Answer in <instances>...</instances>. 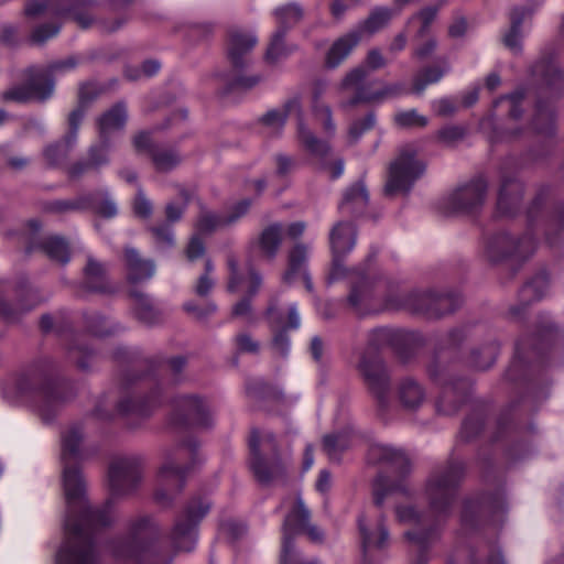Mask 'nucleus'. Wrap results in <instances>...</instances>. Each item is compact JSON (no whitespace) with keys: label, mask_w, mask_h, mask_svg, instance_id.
Masks as SVG:
<instances>
[{"label":"nucleus","mask_w":564,"mask_h":564,"mask_svg":"<svg viewBox=\"0 0 564 564\" xmlns=\"http://www.w3.org/2000/svg\"><path fill=\"white\" fill-rule=\"evenodd\" d=\"M82 441L83 433L77 426L70 427L63 435L66 517L65 542L56 555L57 564H99L93 532L109 527L115 521L112 499L132 494L142 479L143 460L140 457H121L113 460L108 473L110 498L102 507H90L85 496L83 477L73 465L79 457Z\"/></svg>","instance_id":"nucleus-1"},{"label":"nucleus","mask_w":564,"mask_h":564,"mask_svg":"<svg viewBox=\"0 0 564 564\" xmlns=\"http://www.w3.org/2000/svg\"><path fill=\"white\" fill-rule=\"evenodd\" d=\"M161 534L154 517L138 516L129 522L128 540L115 542L112 553L124 564H171L172 557H163L151 549Z\"/></svg>","instance_id":"nucleus-2"},{"label":"nucleus","mask_w":564,"mask_h":564,"mask_svg":"<svg viewBox=\"0 0 564 564\" xmlns=\"http://www.w3.org/2000/svg\"><path fill=\"white\" fill-rule=\"evenodd\" d=\"M198 443L188 440L170 451L162 464L156 479L154 500L169 507L185 485L188 471L194 467Z\"/></svg>","instance_id":"nucleus-3"},{"label":"nucleus","mask_w":564,"mask_h":564,"mask_svg":"<svg viewBox=\"0 0 564 564\" xmlns=\"http://www.w3.org/2000/svg\"><path fill=\"white\" fill-rule=\"evenodd\" d=\"M249 465L259 482L270 485L285 476L289 456L282 453L272 432L253 431L249 440Z\"/></svg>","instance_id":"nucleus-4"},{"label":"nucleus","mask_w":564,"mask_h":564,"mask_svg":"<svg viewBox=\"0 0 564 564\" xmlns=\"http://www.w3.org/2000/svg\"><path fill=\"white\" fill-rule=\"evenodd\" d=\"M392 337V332L387 328H377L370 332L367 348L358 362L359 372L381 408L388 403L390 377L378 350L390 345Z\"/></svg>","instance_id":"nucleus-5"},{"label":"nucleus","mask_w":564,"mask_h":564,"mask_svg":"<svg viewBox=\"0 0 564 564\" xmlns=\"http://www.w3.org/2000/svg\"><path fill=\"white\" fill-rule=\"evenodd\" d=\"M368 462L381 465L400 477L397 480L384 475L376 478L372 490L377 507H381L384 499L393 492L405 490L402 477L409 473L410 462L403 451L386 444H372L368 449Z\"/></svg>","instance_id":"nucleus-6"},{"label":"nucleus","mask_w":564,"mask_h":564,"mask_svg":"<svg viewBox=\"0 0 564 564\" xmlns=\"http://www.w3.org/2000/svg\"><path fill=\"white\" fill-rule=\"evenodd\" d=\"M95 6L94 0H31L24 6L23 12L29 19L70 17L82 29H88L96 21L93 14Z\"/></svg>","instance_id":"nucleus-7"},{"label":"nucleus","mask_w":564,"mask_h":564,"mask_svg":"<svg viewBox=\"0 0 564 564\" xmlns=\"http://www.w3.org/2000/svg\"><path fill=\"white\" fill-rule=\"evenodd\" d=\"M210 502L206 498L191 499L176 517L171 531V542L178 552H191L197 542V527L209 512Z\"/></svg>","instance_id":"nucleus-8"},{"label":"nucleus","mask_w":564,"mask_h":564,"mask_svg":"<svg viewBox=\"0 0 564 564\" xmlns=\"http://www.w3.org/2000/svg\"><path fill=\"white\" fill-rule=\"evenodd\" d=\"M424 171L425 164L417 159L416 150L412 145L403 147L389 165L384 185L386 195L409 193Z\"/></svg>","instance_id":"nucleus-9"},{"label":"nucleus","mask_w":564,"mask_h":564,"mask_svg":"<svg viewBox=\"0 0 564 564\" xmlns=\"http://www.w3.org/2000/svg\"><path fill=\"white\" fill-rule=\"evenodd\" d=\"M311 512L300 496L296 497L294 507L286 514L282 524V555L281 563L285 564L292 550V542L299 534H306L311 542L322 543L323 531L310 522Z\"/></svg>","instance_id":"nucleus-10"},{"label":"nucleus","mask_w":564,"mask_h":564,"mask_svg":"<svg viewBox=\"0 0 564 564\" xmlns=\"http://www.w3.org/2000/svg\"><path fill=\"white\" fill-rule=\"evenodd\" d=\"M463 473L464 467L460 463H452L443 470L432 474L427 481L426 495L433 512L446 513L455 497L456 487Z\"/></svg>","instance_id":"nucleus-11"},{"label":"nucleus","mask_w":564,"mask_h":564,"mask_svg":"<svg viewBox=\"0 0 564 564\" xmlns=\"http://www.w3.org/2000/svg\"><path fill=\"white\" fill-rule=\"evenodd\" d=\"M26 83L15 85L2 93V100L14 101L19 104L35 101H45L54 93V82L36 67H29L24 72Z\"/></svg>","instance_id":"nucleus-12"},{"label":"nucleus","mask_w":564,"mask_h":564,"mask_svg":"<svg viewBox=\"0 0 564 564\" xmlns=\"http://www.w3.org/2000/svg\"><path fill=\"white\" fill-rule=\"evenodd\" d=\"M171 423L175 426L209 427L213 424L206 401L196 395H181L173 402Z\"/></svg>","instance_id":"nucleus-13"},{"label":"nucleus","mask_w":564,"mask_h":564,"mask_svg":"<svg viewBox=\"0 0 564 564\" xmlns=\"http://www.w3.org/2000/svg\"><path fill=\"white\" fill-rule=\"evenodd\" d=\"M361 553L365 564H370L375 552L389 545V531L382 514H364L358 519Z\"/></svg>","instance_id":"nucleus-14"},{"label":"nucleus","mask_w":564,"mask_h":564,"mask_svg":"<svg viewBox=\"0 0 564 564\" xmlns=\"http://www.w3.org/2000/svg\"><path fill=\"white\" fill-rule=\"evenodd\" d=\"M534 240L529 235L516 239L508 232L500 231L488 239L486 256L492 262L500 261L507 257L524 259L534 251Z\"/></svg>","instance_id":"nucleus-15"},{"label":"nucleus","mask_w":564,"mask_h":564,"mask_svg":"<svg viewBox=\"0 0 564 564\" xmlns=\"http://www.w3.org/2000/svg\"><path fill=\"white\" fill-rule=\"evenodd\" d=\"M163 401L161 384L151 383L145 391L133 392L123 397L118 403V410L122 414H135L141 417L150 416L159 409Z\"/></svg>","instance_id":"nucleus-16"},{"label":"nucleus","mask_w":564,"mask_h":564,"mask_svg":"<svg viewBox=\"0 0 564 564\" xmlns=\"http://www.w3.org/2000/svg\"><path fill=\"white\" fill-rule=\"evenodd\" d=\"M487 191V181L479 176L451 194L447 202L448 207L456 213H475L484 205Z\"/></svg>","instance_id":"nucleus-17"},{"label":"nucleus","mask_w":564,"mask_h":564,"mask_svg":"<svg viewBox=\"0 0 564 564\" xmlns=\"http://www.w3.org/2000/svg\"><path fill=\"white\" fill-rule=\"evenodd\" d=\"M460 304L456 295L435 294L432 292H415L408 299V306L417 313H424L430 317H440L454 312Z\"/></svg>","instance_id":"nucleus-18"},{"label":"nucleus","mask_w":564,"mask_h":564,"mask_svg":"<svg viewBox=\"0 0 564 564\" xmlns=\"http://www.w3.org/2000/svg\"><path fill=\"white\" fill-rule=\"evenodd\" d=\"M368 72L365 67L359 66L351 69L344 77L340 88L344 90L354 89V96L346 102V106H357L358 104H379L381 99H371L372 95H376L379 90V82H366Z\"/></svg>","instance_id":"nucleus-19"},{"label":"nucleus","mask_w":564,"mask_h":564,"mask_svg":"<svg viewBox=\"0 0 564 564\" xmlns=\"http://www.w3.org/2000/svg\"><path fill=\"white\" fill-rule=\"evenodd\" d=\"M111 143L108 139H100L89 145L86 159L77 161L68 166L67 173L70 178H79L88 171H100L110 164Z\"/></svg>","instance_id":"nucleus-20"},{"label":"nucleus","mask_w":564,"mask_h":564,"mask_svg":"<svg viewBox=\"0 0 564 564\" xmlns=\"http://www.w3.org/2000/svg\"><path fill=\"white\" fill-rule=\"evenodd\" d=\"M83 121V110H73L68 117V132L63 140L54 144H50L44 149V158L52 166L58 165L68 158L69 152L74 148L79 126Z\"/></svg>","instance_id":"nucleus-21"},{"label":"nucleus","mask_w":564,"mask_h":564,"mask_svg":"<svg viewBox=\"0 0 564 564\" xmlns=\"http://www.w3.org/2000/svg\"><path fill=\"white\" fill-rule=\"evenodd\" d=\"M329 242L334 254V279H338L344 272L340 258L350 252L356 243L354 225L349 221L337 223L330 230Z\"/></svg>","instance_id":"nucleus-22"},{"label":"nucleus","mask_w":564,"mask_h":564,"mask_svg":"<svg viewBox=\"0 0 564 564\" xmlns=\"http://www.w3.org/2000/svg\"><path fill=\"white\" fill-rule=\"evenodd\" d=\"M532 75L541 82V95L558 97L564 91V75L553 58H542L534 64Z\"/></svg>","instance_id":"nucleus-23"},{"label":"nucleus","mask_w":564,"mask_h":564,"mask_svg":"<svg viewBox=\"0 0 564 564\" xmlns=\"http://www.w3.org/2000/svg\"><path fill=\"white\" fill-rule=\"evenodd\" d=\"M127 280L132 283H142L152 279L156 271L155 262L145 258L133 247H126L122 256Z\"/></svg>","instance_id":"nucleus-24"},{"label":"nucleus","mask_w":564,"mask_h":564,"mask_svg":"<svg viewBox=\"0 0 564 564\" xmlns=\"http://www.w3.org/2000/svg\"><path fill=\"white\" fill-rule=\"evenodd\" d=\"M257 42V37L250 32L238 29L229 32L227 54L232 67L242 68L248 65L249 54Z\"/></svg>","instance_id":"nucleus-25"},{"label":"nucleus","mask_w":564,"mask_h":564,"mask_svg":"<svg viewBox=\"0 0 564 564\" xmlns=\"http://www.w3.org/2000/svg\"><path fill=\"white\" fill-rule=\"evenodd\" d=\"M283 234L284 228L281 224H271L264 227L259 236L251 241L250 248L258 252L261 258L272 261L280 251Z\"/></svg>","instance_id":"nucleus-26"},{"label":"nucleus","mask_w":564,"mask_h":564,"mask_svg":"<svg viewBox=\"0 0 564 564\" xmlns=\"http://www.w3.org/2000/svg\"><path fill=\"white\" fill-rule=\"evenodd\" d=\"M39 410L45 421H50L57 409L67 400L65 387L58 382L46 380L36 391Z\"/></svg>","instance_id":"nucleus-27"},{"label":"nucleus","mask_w":564,"mask_h":564,"mask_svg":"<svg viewBox=\"0 0 564 564\" xmlns=\"http://www.w3.org/2000/svg\"><path fill=\"white\" fill-rule=\"evenodd\" d=\"M128 120L127 106L123 101L115 104L97 118V129L100 139L110 140V135L123 130Z\"/></svg>","instance_id":"nucleus-28"},{"label":"nucleus","mask_w":564,"mask_h":564,"mask_svg":"<svg viewBox=\"0 0 564 564\" xmlns=\"http://www.w3.org/2000/svg\"><path fill=\"white\" fill-rule=\"evenodd\" d=\"M523 192L524 187L520 181L503 177L497 200L498 212L502 215H513L521 205Z\"/></svg>","instance_id":"nucleus-29"},{"label":"nucleus","mask_w":564,"mask_h":564,"mask_svg":"<svg viewBox=\"0 0 564 564\" xmlns=\"http://www.w3.org/2000/svg\"><path fill=\"white\" fill-rule=\"evenodd\" d=\"M400 405L406 411H416L426 401V390L422 383L413 378L402 379L397 388Z\"/></svg>","instance_id":"nucleus-30"},{"label":"nucleus","mask_w":564,"mask_h":564,"mask_svg":"<svg viewBox=\"0 0 564 564\" xmlns=\"http://www.w3.org/2000/svg\"><path fill=\"white\" fill-rule=\"evenodd\" d=\"M536 8L538 3L531 2L525 6L513 8L510 13L511 26L509 32L503 36V43L514 54L521 51V24L527 17L531 15L535 11Z\"/></svg>","instance_id":"nucleus-31"},{"label":"nucleus","mask_w":564,"mask_h":564,"mask_svg":"<svg viewBox=\"0 0 564 564\" xmlns=\"http://www.w3.org/2000/svg\"><path fill=\"white\" fill-rule=\"evenodd\" d=\"M532 131L544 139H551L556 132L555 110L551 105L538 100L533 118L531 120Z\"/></svg>","instance_id":"nucleus-32"},{"label":"nucleus","mask_w":564,"mask_h":564,"mask_svg":"<svg viewBox=\"0 0 564 564\" xmlns=\"http://www.w3.org/2000/svg\"><path fill=\"white\" fill-rule=\"evenodd\" d=\"M83 286L91 292H108L110 285L107 280V269L104 263L87 256L86 265L84 267Z\"/></svg>","instance_id":"nucleus-33"},{"label":"nucleus","mask_w":564,"mask_h":564,"mask_svg":"<svg viewBox=\"0 0 564 564\" xmlns=\"http://www.w3.org/2000/svg\"><path fill=\"white\" fill-rule=\"evenodd\" d=\"M525 97L523 88L516 89L512 94L501 96L494 101L492 117L506 116L509 120H518L523 113L522 102Z\"/></svg>","instance_id":"nucleus-34"},{"label":"nucleus","mask_w":564,"mask_h":564,"mask_svg":"<svg viewBox=\"0 0 564 564\" xmlns=\"http://www.w3.org/2000/svg\"><path fill=\"white\" fill-rule=\"evenodd\" d=\"M360 32L351 31L337 39L326 54V66L337 67L360 42Z\"/></svg>","instance_id":"nucleus-35"},{"label":"nucleus","mask_w":564,"mask_h":564,"mask_svg":"<svg viewBox=\"0 0 564 564\" xmlns=\"http://www.w3.org/2000/svg\"><path fill=\"white\" fill-rule=\"evenodd\" d=\"M368 200L369 195L366 186L362 182H358L345 192L339 204V210L344 214L361 215L368 205Z\"/></svg>","instance_id":"nucleus-36"},{"label":"nucleus","mask_w":564,"mask_h":564,"mask_svg":"<svg viewBox=\"0 0 564 564\" xmlns=\"http://www.w3.org/2000/svg\"><path fill=\"white\" fill-rule=\"evenodd\" d=\"M247 282V295L234 305L231 314L234 317H243L247 319H251V299L259 292L262 285V276L254 268L251 267L248 270Z\"/></svg>","instance_id":"nucleus-37"},{"label":"nucleus","mask_w":564,"mask_h":564,"mask_svg":"<svg viewBox=\"0 0 564 564\" xmlns=\"http://www.w3.org/2000/svg\"><path fill=\"white\" fill-rule=\"evenodd\" d=\"M373 288L372 279L357 272V281L352 283L347 297L348 304L357 312L362 311L372 297Z\"/></svg>","instance_id":"nucleus-38"},{"label":"nucleus","mask_w":564,"mask_h":564,"mask_svg":"<svg viewBox=\"0 0 564 564\" xmlns=\"http://www.w3.org/2000/svg\"><path fill=\"white\" fill-rule=\"evenodd\" d=\"M297 139L301 145L316 158L323 159L330 152L328 142L317 138L301 118L297 122Z\"/></svg>","instance_id":"nucleus-39"},{"label":"nucleus","mask_w":564,"mask_h":564,"mask_svg":"<svg viewBox=\"0 0 564 564\" xmlns=\"http://www.w3.org/2000/svg\"><path fill=\"white\" fill-rule=\"evenodd\" d=\"M307 259L308 247L302 242L295 243L289 251V263L282 276L283 282L291 283L299 274L307 272Z\"/></svg>","instance_id":"nucleus-40"},{"label":"nucleus","mask_w":564,"mask_h":564,"mask_svg":"<svg viewBox=\"0 0 564 564\" xmlns=\"http://www.w3.org/2000/svg\"><path fill=\"white\" fill-rule=\"evenodd\" d=\"M293 110H301L299 99H291L288 102H285L281 108L269 110L261 117L260 121L267 129H270L272 132L278 133L283 129L289 115Z\"/></svg>","instance_id":"nucleus-41"},{"label":"nucleus","mask_w":564,"mask_h":564,"mask_svg":"<svg viewBox=\"0 0 564 564\" xmlns=\"http://www.w3.org/2000/svg\"><path fill=\"white\" fill-rule=\"evenodd\" d=\"M130 295L133 300L134 315L139 321L147 325H152L159 322L160 312L147 294L133 291Z\"/></svg>","instance_id":"nucleus-42"},{"label":"nucleus","mask_w":564,"mask_h":564,"mask_svg":"<svg viewBox=\"0 0 564 564\" xmlns=\"http://www.w3.org/2000/svg\"><path fill=\"white\" fill-rule=\"evenodd\" d=\"M394 15V11L388 7H377L368 15V18L359 25L356 31L373 34L389 24Z\"/></svg>","instance_id":"nucleus-43"},{"label":"nucleus","mask_w":564,"mask_h":564,"mask_svg":"<svg viewBox=\"0 0 564 564\" xmlns=\"http://www.w3.org/2000/svg\"><path fill=\"white\" fill-rule=\"evenodd\" d=\"M449 70L447 62L443 66H427L422 68L413 78V93L421 95L426 86L440 82L443 76Z\"/></svg>","instance_id":"nucleus-44"},{"label":"nucleus","mask_w":564,"mask_h":564,"mask_svg":"<svg viewBox=\"0 0 564 564\" xmlns=\"http://www.w3.org/2000/svg\"><path fill=\"white\" fill-rule=\"evenodd\" d=\"M37 247L53 261H57L63 264L69 261L68 245L58 236L44 238Z\"/></svg>","instance_id":"nucleus-45"},{"label":"nucleus","mask_w":564,"mask_h":564,"mask_svg":"<svg viewBox=\"0 0 564 564\" xmlns=\"http://www.w3.org/2000/svg\"><path fill=\"white\" fill-rule=\"evenodd\" d=\"M262 82L260 75H247L241 72V68H235L225 76V83L227 85V91H247L256 87Z\"/></svg>","instance_id":"nucleus-46"},{"label":"nucleus","mask_w":564,"mask_h":564,"mask_svg":"<svg viewBox=\"0 0 564 564\" xmlns=\"http://www.w3.org/2000/svg\"><path fill=\"white\" fill-rule=\"evenodd\" d=\"M547 288L549 279L545 274H539L534 276L520 290L519 297L521 306L541 300L546 293Z\"/></svg>","instance_id":"nucleus-47"},{"label":"nucleus","mask_w":564,"mask_h":564,"mask_svg":"<svg viewBox=\"0 0 564 564\" xmlns=\"http://www.w3.org/2000/svg\"><path fill=\"white\" fill-rule=\"evenodd\" d=\"M226 226H229L226 215L206 208H202L195 224L197 232L202 235H209Z\"/></svg>","instance_id":"nucleus-48"},{"label":"nucleus","mask_w":564,"mask_h":564,"mask_svg":"<svg viewBox=\"0 0 564 564\" xmlns=\"http://www.w3.org/2000/svg\"><path fill=\"white\" fill-rule=\"evenodd\" d=\"M274 15L278 22V30L284 31L297 24L303 18V10L297 3H290L275 9Z\"/></svg>","instance_id":"nucleus-49"},{"label":"nucleus","mask_w":564,"mask_h":564,"mask_svg":"<svg viewBox=\"0 0 564 564\" xmlns=\"http://www.w3.org/2000/svg\"><path fill=\"white\" fill-rule=\"evenodd\" d=\"M151 158L159 172H169L181 162L180 154L167 148L151 149Z\"/></svg>","instance_id":"nucleus-50"},{"label":"nucleus","mask_w":564,"mask_h":564,"mask_svg":"<svg viewBox=\"0 0 564 564\" xmlns=\"http://www.w3.org/2000/svg\"><path fill=\"white\" fill-rule=\"evenodd\" d=\"M499 347L496 343H490L481 348L474 350L470 355V364L474 368L486 370L494 365L498 355Z\"/></svg>","instance_id":"nucleus-51"},{"label":"nucleus","mask_w":564,"mask_h":564,"mask_svg":"<svg viewBox=\"0 0 564 564\" xmlns=\"http://www.w3.org/2000/svg\"><path fill=\"white\" fill-rule=\"evenodd\" d=\"M284 36L285 33L281 30H276L273 33L265 53V61L268 63L275 64L290 55L292 50L285 45Z\"/></svg>","instance_id":"nucleus-52"},{"label":"nucleus","mask_w":564,"mask_h":564,"mask_svg":"<svg viewBox=\"0 0 564 564\" xmlns=\"http://www.w3.org/2000/svg\"><path fill=\"white\" fill-rule=\"evenodd\" d=\"M349 433L340 432L327 434L323 438V448L330 459H337L338 455L348 447Z\"/></svg>","instance_id":"nucleus-53"},{"label":"nucleus","mask_w":564,"mask_h":564,"mask_svg":"<svg viewBox=\"0 0 564 564\" xmlns=\"http://www.w3.org/2000/svg\"><path fill=\"white\" fill-rule=\"evenodd\" d=\"M442 4L443 1L438 6L425 7L409 19L408 24L414 22L415 20H419L421 23V26L416 32V37H422L429 32L430 26L435 20Z\"/></svg>","instance_id":"nucleus-54"},{"label":"nucleus","mask_w":564,"mask_h":564,"mask_svg":"<svg viewBox=\"0 0 564 564\" xmlns=\"http://www.w3.org/2000/svg\"><path fill=\"white\" fill-rule=\"evenodd\" d=\"M59 31V23H43L32 30L29 41L32 45L41 46L50 39L55 37Z\"/></svg>","instance_id":"nucleus-55"},{"label":"nucleus","mask_w":564,"mask_h":564,"mask_svg":"<svg viewBox=\"0 0 564 564\" xmlns=\"http://www.w3.org/2000/svg\"><path fill=\"white\" fill-rule=\"evenodd\" d=\"M86 203L88 205V202ZM89 205L96 214L105 218H112L118 213L116 202L107 193L93 198V200L89 202Z\"/></svg>","instance_id":"nucleus-56"},{"label":"nucleus","mask_w":564,"mask_h":564,"mask_svg":"<svg viewBox=\"0 0 564 564\" xmlns=\"http://www.w3.org/2000/svg\"><path fill=\"white\" fill-rule=\"evenodd\" d=\"M189 198H191V193L187 192L186 189L182 188L180 191V203L170 202L166 204L165 217L169 223L173 224V223L181 220V218L187 207Z\"/></svg>","instance_id":"nucleus-57"},{"label":"nucleus","mask_w":564,"mask_h":564,"mask_svg":"<svg viewBox=\"0 0 564 564\" xmlns=\"http://www.w3.org/2000/svg\"><path fill=\"white\" fill-rule=\"evenodd\" d=\"M68 356L79 369L87 370L90 366L89 360L94 358V352L84 343L78 341L69 347Z\"/></svg>","instance_id":"nucleus-58"},{"label":"nucleus","mask_w":564,"mask_h":564,"mask_svg":"<svg viewBox=\"0 0 564 564\" xmlns=\"http://www.w3.org/2000/svg\"><path fill=\"white\" fill-rule=\"evenodd\" d=\"M394 121L401 128H422L427 124V118L415 109L398 112L394 116Z\"/></svg>","instance_id":"nucleus-59"},{"label":"nucleus","mask_w":564,"mask_h":564,"mask_svg":"<svg viewBox=\"0 0 564 564\" xmlns=\"http://www.w3.org/2000/svg\"><path fill=\"white\" fill-rule=\"evenodd\" d=\"M247 391L250 395L258 398L267 395L268 398L280 400L282 398V391L274 386L265 383L262 380H253L247 384Z\"/></svg>","instance_id":"nucleus-60"},{"label":"nucleus","mask_w":564,"mask_h":564,"mask_svg":"<svg viewBox=\"0 0 564 564\" xmlns=\"http://www.w3.org/2000/svg\"><path fill=\"white\" fill-rule=\"evenodd\" d=\"M376 124V116L373 112H369L365 118L356 120L351 123L348 132V137L351 143L358 141V139L368 130L372 129Z\"/></svg>","instance_id":"nucleus-61"},{"label":"nucleus","mask_w":564,"mask_h":564,"mask_svg":"<svg viewBox=\"0 0 564 564\" xmlns=\"http://www.w3.org/2000/svg\"><path fill=\"white\" fill-rule=\"evenodd\" d=\"M227 265L229 269V280L227 284V290L230 293H235L239 290L245 279L242 274L239 272L238 261L234 256L228 257Z\"/></svg>","instance_id":"nucleus-62"},{"label":"nucleus","mask_w":564,"mask_h":564,"mask_svg":"<svg viewBox=\"0 0 564 564\" xmlns=\"http://www.w3.org/2000/svg\"><path fill=\"white\" fill-rule=\"evenodd\" d=\"M151 232L155 242L163 248H170L174 243L173 231L167 225H159L151 227Z\"/></svg>","instance_id":"nucleus-63"},{"label":"nucleus","mask_w":564,"mask_h":564,"mask_svg":"<svg viewBox=\"0 0 564 564\" xmlns=\"http://www.w3.org/2000/svg\"><path fill=\"white\" fill-rule=\"evenodd\" d=\"M235 345L239 354H257L260 349L259 343L247 333L238 334Z\"/></svg>","instance_id":"nucleus-64"}]
</instances>
